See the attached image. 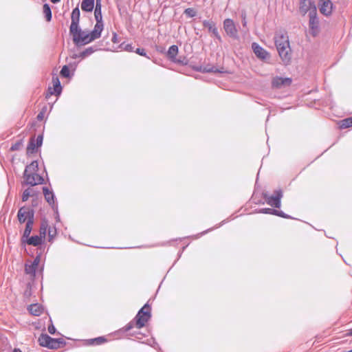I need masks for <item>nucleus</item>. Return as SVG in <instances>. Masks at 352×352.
Segmentation results:
<instances>
[{"label": "nucleus", "mask_w": 352, "mask_h": 352, "mask_svg": "<svg viewBox=\"0 0 352 352\" xmlns=\"http://www.w3.org/2000/svg\"><path fill=\"white\" fill-rule=\"evenodd\" d=\"M151 307L146 302L137 313L135 318L124 327L120 329L118 333H126L133 329L134 326L138 329L144 327L151 318Z\"/></svg>", "instance_id": "obj_1"}, {"label": "nucleus", "mask_w": 352, "mask_h": 352, "mask_svg": "<svg viewBox=\"0 0 352 352\" xmlns=\"http://www.w3.org/2000/svg\"><path fill=\"white\" fill-rule=\"evenodd\" d=\"M274 42L281 60L285 65H288L292 60V53L287 32H280L276 33Z\"/></svg>", "instance_id": "obj_2"}, {"label": "nucleus", "mask_w": 352, "mask_h": 352, "mask_svg": "<svg viewBox=\"0 0 352 352\" xmlns=\"http://www.w3.org/2000/svg\"><path fill=\"white\" fill-rule=\"evenodd\" d=\"M69 33L72 36L73 42L76 47L85 45L96 40L90 32H86L82 30L80 27L78 28L76 31L69 32Z\"/></svg>", "instance_id": "obj_3"}, {"label": "nucleus", "mask_w": 352, "mask_h": 352, "mask_svg": "<svg viewBox=\"0 0 352 352\" xmlns=\"http://www.w3.org/2000/svg\"><path fill=\"white\" fill-rule=\"evenodd\" d=\"M262 196L270 206L275 208H279L281 206V199L283 197V192L280 188L275 190L272 195H269L267 192H263Z\"/></svg>", "instance_id": "obj_4"}, {"label": "nucleus", "mask_w": 352, "mask_h": 352, "mask_svg": "<svg viewBox=\"0 0 352 352\" xmlns=\"http://www.w3.org/2000/svg\"><path fill=\"white\" fill-rule=\"evenodd\" d=\"M309 17L310 33L313 36H316L319 33V19L317 14L316 7L314 5L309 12Z\"/></svg>", "instance_id": "obj_5"}, {"label": "nucleus", "mask_w": 352, "mask_h": 352, "mask_svg": "<svg viewBox=\"0 0 352 352\" xmlns=\"http://www.w3.org/2000/svg\"><path fill=\"white\" fill-rule=\"evenodd\" d=\"M223 28L228 36L233 39H239L238 29L232 19H226L223 22Z\"/></svg>", "instance_id": "obj_6"}, {"label": "nucleus", "mask_w": 352, "mask_h": 352, "mask_svg": "<svg viewBox=\"0 0 352 352\" xmlns=\"http://www.w3.org/2000/svg\"><path fill=\"white\" fill-rule=\"evenodd\" d=\"M34 220V210L30 206L21 207L17 212V219L19 222L22 224L28 222L30 219Z\"/></svg>", "instance_id": "obj_7"}, {"label": "nucleus", "mask_w": 352, "mask_h": 352, "mask_svg": "<svg viewBox=\"0 0 352 352\" xmlns=\"http://www.w3.org/2000/svg\"><path fill=\"white\" fill-rule=\"evenodd\" d=\"M23 184L30 186L43 184L45 183L44 178L37 173H23Z\"/></svg>", "instance_id": "obj_8"}, {"label": "nucleus", "mask_w": 352, "mask_h": 352, "mask_svg": "<svg viewBox=\"0 0 352 352\" xmlns=\"http://www.w3.org/2000/svg\"><path fill=\"white\" fill-rule=\"evenodd\" d=\"M38 342L41 346L50 349H57L56 339L50 337L47 333H41L38 337Z\"/></svg>", "instance_id": "obj_9"}, {"label": "nucleus", "mask_w": 352, "mask_h": 352, "mask_svg": "<svg viewBox=\"0 0 352 352\" xmlns=\"http://www.w3.org/2000/svg\"><path fill=\"white\" fill-rule=\"evenodd\" d=\"M43 135H38L35 140L34 138H31L27 146V153H34L36 152L37 148L41 147L43 144Z\"/></svg>", "instance_id": "obj_10"}, {"label": "nucleus", "mask_w": 352, "mask_h": 352, "mask_svg": "<svg viewBox=\"0 0 352 352\" xmlns=\"http://www.w3.org/2000/svg\"><path fill=\"white\" fill-rule=\"evenodd\" d=\"M52 83L54 88L52 89L51 87L48 88L47 92L46 94V98H47L50 96L52 95H60L62 92V86L60 82L58 77L56 75H54L52 76Z\"/></svg>", "instance_id": "obj_11"}, {"label": "nucleus", "mask_w": 352, "mask_h": 352, "mask_svg": "<svg viewBox=\"0 0 352 352\" xmlns=\"http://www.w3.org/2000/svg\"><path fill=\"white\" fill-rule=\"evenodd\" d=\"M203 25L204 28H208L209 32H211L216 39L219 42L222 43V38L219 33L218 28L216 26V23L212 20H204Z\"/></svg>", "instance_id": "obj_12"}, {"label": "nucleus", "mask_w": 352, "mask_h": 352, "mask_svg": "<svg viewBox=\"0 0 352 352\" xmlns=\"http://www.w3.org/2000/svg\"><path fill=\"white\" fill-rule=\"evenodd\" d=\"M333 4L331 0H320L318 2V8L321 14L328 16L332 13Z\"/></svg>", "instance_id": "obj_13"}, {"label": "nucleus", "mask_w": 352, "mask_h": 352, "mask_svg": "<svg viewBox=\"0 0 352 352\" xmlns=\"http://www.w3.org/2000/svg\"><path fill=\"white\" fill-rule=\"evenodd\" d=\"M80 12L78 6L73 9L71 14V25L69 27V32H74L79 28Z\"/></svg>", "instance_id": "obj_14"}, {"label": "nucleus", "mask_w": 352, "mask_h": 352, "mask_svg": "<svg viewBox=\"0 0 352 352\" xmlns=\"http://www.w3.org/2000/svg\"><path fill=\"white\" fill-rule=\"evenodd\" d=\"M252 49L256 56L261 60H266L270 56L269 52L257 43H252Z\"/></svg>", "instance_id": "obj_15"}, {"label": "nucleus", "mask_w": 352, "mask_h": 352, "mask_svg": "<svg viewBox=\"0 0 352 352\" xmlns=\"http://www.w3.org/2000/svg\"><path fill=\"white\" fill-rule=\"evenodd\" d=\"M77 64L70 63L69 66L65 65L60 69V75L63 78H72L74 76V72L76 70Z\"/></svg>", "instance_id": "obj_16"}, {"label": "nucleus", "mask_w": 352, "mask_h": 352, "mask_svg": "<svg viewBox=\"0 0 352 352\" xmlns=\"http://www.w3.org/2000/svg\"><path fill=\"white\" fill-rule=\"evenodd\" d=\"M44 242L45 241L39 235H29L28 237L25 238L24 243L33 246H39V249H41Z\"/></svg>", "instance_id": "obj_17"}, {"label": "nucleus", "mask_w": 352, "mask_h": 352, "mask_svg": "<svg viewBox=\"0 0 352 352\" xmlns=\"http://www.w3.org/2000/svg\"><path fill=\"white\" fill-rule=\"evenodd\" d=\"M292 78L276 76L272 79V86L274 88H280L285 85H289L292 83Z\"/></svg>", "instance_id": "obj_18"}, {"label": "nucleus", "mask_w": 352, "mask_h": 352, "mask_svg": "<svg viewBox=\"0 0 352 352\" xmlns=\"http://www.w3.org/2000/svg\"><path fill=\"white\" fill-rule=\"evenodd\" d=\"M96 23L94 25V29L90 32L91 36H94L96 39L100 38L102 32L104 29L103 20L100 19H95Z\"/></svg>", "instance_id": "obj_19"}, {"label": "nucleus", "mask_w": 352, "mask_h": 352, "mask_svg": "<svg viewBox=\"0 0 352 352\" xmlns=\"http://www.w3.org/2000/svg\"><path fill=\"white\" fill-rule=\"evenodd\" d=\"M178 46L176 45H173L169 47L166 53V56L170 61L173 63H180V60H177L176 58L178 54Z\"/></svg>", "instance_id": "obj_20"}, {"label": "nucleus", "mask_w": 352, "mask_h": 352, "mask_svg": "<svg viewBox=\"0 0 352 352\" xmlns=\"http://www.w3.org/2000/svg\"><path fill=\"white\" fill-rule=\"evenodd\" d=\"M43 192L45 197V201L48 204H54L56 201V197L54 192L48 188L47 186L43 187Z\"/></svg>", "instance_id": "obj_21"}, {"label": "nucleus", "mask_w": 352, "mask_h": 352, "mask_svg": "<svg viewBox=\"0 0 352 352\" xmlns=\"http://www.w3.org/2000/svg\"><path fill=\"white\" fill-rule=\"evenodd\" d=\"M28 310L32 315L39 316L43 313V307L38 303L32 304L28 306Z\"/></svg>", "instance_id": "obj_22"}, {"label": "nucleus", "mask_w": 352, "mask_h": 352, "mask_svg": "<svg viewBox=\"0 0 352 352\" xmlns=\"http://www.w3.org/2000/svg\"><path fill=\"white\" fill-rule=\"evenodd\" d=\"M49 223L47 219L43 218L41 220L40 229H39V236L45 241L46 237L47 232L48 231Z\"/></svg>", "instance_id": "obj_23"}, {"label": "nucleus", "mask_w": 352, "mask_h": 352, "mask_svg": "<svg viewBox=\"0 0 352 352\" xmlns=\"http://www.w3.org/2000/svg\"><path fill=\"white\" fill-rule=\"evenodd\" d=\"M94 0H82L81 2V9L86 12H91L94 8Z\"/></svg>", "instance_id": "obj_24"}, {"label": "nucleus", "mask_w": 352, "mask_h": 352, "mask_svg": "<svg viewBox=\"0 0 352 352\" xmlns=\"http://www.w3.org/2000/svg\"><path fill=\"white\" fill-rule=\"evenodd\" d=\"M34 223V220H32V218L26 223L25 228L21 237L22 242H25V238H27L30 235L31 232L32 231Z\"/></svg>", "instance_id": "obj_25"}, {"label": "nucleus", "mask_w": 352, "mask_h": 352, "mask_svg": "<svg viewBox=\"0 0 352 352\" xmlns=\"http://www.w3.org/2000/svg\"><path fill=\"white\" fill-rule=\"evenodd\" d=\"M85 344L87 345H101L107 342L104 336H100L95 338L85 340Z\"/></svg>", "instance_id": "obj_26"}, {"label": "nucleus", "mask_w": 352, "mask_h": 352, "mask_svg": "<svg viewBox=\"0 0 352 352\" xmlns=\"http://www.w3.org/2000/svg\"><path fill=\"white\" fill-rule=\"evenodd\" d=\"M98 50L99 48L97 45L88 47L80 53V58L82 59L87 58Z\"/></svg>", "instance_id": "obj_27"}, {"label": "nucleus", "mask_w": 352, "mask_h": 352, "mask_svg": "<svg viewBox=\"0 0 352 352\" xmlns=\"http://www.w3.org/2000/svg\"><path fill=\"white\" fill-rule=\"evenodd\" d=\"M94 17L95 19H102V0H96V6L94 5Z\"/></svg>", "instance_id": "obj_28"}, {"label": "nucleus", "mask_w": 352, "mask_h": 352, "mask_svg": "<svg viewBox=\"0 0 352 352\" xmlns=\"http://www.w3.org/2000/svg\"><path fill=\"white\" fill-rule=\"evenodd\" d=\"M38 170V162L37 160H34L30 164L25 166L23 173H36Z\"/></svg>", "instance_id": "obj_29"}, {"label": "nucleus", "mask_w": 352, "mask_h": 352, "mask_svg": "<svg viewBox=\"0 0 352 352\" xmlns=\"http://www.w3.org/2000/svg\"><path fill=\"white\" fill-rule=\"evenodd\" d=\"M36 194L37 192L34 189L28 188L23 192L21 200L23 202H25L28 200L30 197H34Z\"/></svg>", "instance_id": "obj_30"}, {"label": "nucleus", "mask_w": 352, "mask_h": 352, "mask_svg": "<svg viewBox=\"0 0 352 352\" xmlns=\"http://www.w3.org/2000/svg\"><path fill=\"white\" fill-rule=\"evenodd\" d=\"M43 14L45 15L46 21L47 22L51 21L52 18V14L51 8L48 3H45L43 4Z\"/></svg>", "instance_id": "obj_31"}, {"label": "nucleus", "mask_w": 352, "mask_h": 352, "mask_svg": "<svg viewBox=\"0 0 352 352\" xmlns=\"http://www.w3.org/2000/svg\"><path fill=\"white\" fill-rule=\"evenodd\" d=\"M196 71L201 72L202 73H210V72L222 73L223 72L217 69H215L214 67H202V66L197 67L196 69Z\"/></svg>", "instance_id": "obj_32"}, {"label": "nucleus", "mask_w": 352, "mask_h": 352, "mask_svg": "<svg viewBox=\"0 0 352 352\" xmlns=\"http://www.w3.org/2000/svg\"><path fill=\"white\" fill-rule=\"evenodd\" d=\"M37 266L34 265V263H31L30 264H25V272L27 274L32 275L33 276H36Z\"/></svg>", "instance_id": "obj_33"}, {"label": "nucleus", "mask_w": 352, "mask_h": 352, "mask_svg": "<svg viewBox=\"0 0 352 352\" xmlns=\"http://www.w3.org/2000/svg\"><path fill=\"white\" fill-rule=\"evenodd\" d=\"M228 221V219H224L219 224H218L217 226L214 227V228H209L208 230H206L204 231H203L202 232H201L200 234H198L197 235L195 236V239H197L199 238L200 236H202L206 233H208V232L211 231V230H213L215 228H218L219 227H221V226L224 225L226 223H227Z\"/></svg>", "instance_id": "obj_34"}, {"label": "nucleus", "mask_w": 352, "mask_h": 352, "mask_svg": "<svg viewBox=\"0 0 352 352\" xmlns=\"http://www.w3.org/2000/svg\"><path fill=\"white\" fill-rule=\"evenodd\" d=\"M350 126H352L351 122H350V118H346L340 121L339 122V127L341 129H347Z\"/></svg>", "instance_id": "obj_35"}, {"label": "nucleus", "mask_w": 352, "mask_h": 352, "mask_svg": "<svg viewBox=\"0 0 352 352\" xmlns=\"http://www.w3.org/2000/svg\"><path fill=\"white\" fill-rule=\"evenodd\" d=\"M23 139H20V140H17L14 144H13L11 146L10 151H19L21 149V146L23 145Z\"/></svg>", "instance_id": "obj_36"}, {"label": "nucleus", "mask_w": 352, "mask_h": 352, "mask_svg": "<svg viewBox=\"0 0 352 352\" xmlns=\"http://www.w3.org/2000/svg\"><path fill=\"white\" fill-rule=\"evenodd\" d=\"M274 215H276V216H278V217H280L282 218H285V219H295V218L292 217V216L285 213L283 211L278 210L276 209H274Z\"/></svg>", "instance_id": "obj_37"}, {"label": "nucleus", "mask_w": 352, "mask_h": 352, "mask_svg": "<svg viewBox=\"0 0 352 352\" xmlns=\"http://www.w3.org/2000/svg\"><path fill=\"white\" fill-rule=\"evenodd\" d=\"M274 209L275 208H259L258 210H256V212L274 215Z\"/></svg>", "instance_id": "obj_38"}, {"label": "nucleus", "mask_w": 352, "mask_h": 352, "mask_svg": "<svg viewBox=\"0 0 352 352\" xmlns=\"http://www.w3.org/2000/svg\"><path fill=\"white\" fill-rule=\"evenodd\" d=\"M47 232L49 236V241H51L57 234L56 228L55 226H54L53 228L48 227Z\"/></svg>", "instance_id": "obj_39"}, {"label": "nucleus", "mask_w": 352, "mask_h": 352, "mask_svg": "<svg viewBox=\"0 0 352 352\" xmlns=\"http://www.w3.org/2000/svg\"><path fill=\"white\" fill-rule=\"evenodd\" d=\"M184 14H186L188 17H194L197 14L196 10L192 8H188L184 10Z\"/></svg>", "instance_id": "obj_40"}, {"label": "nucleus", "mask_w": 352, "mask_h": 352, "mask_svg": "<svg viewBox=\"0 0 352 352\" xmlns=\"http://www.w3.org/2000/svg\"><path fill=\"white\" fill-rule=\"evenodd\" d=\"M121 48L124 49V50L129 52H133L135 51L134 47L132 44H125L124 43H121L120 46Z\"/></svg>", "instance_id": "obj_41"}, {"label": "nucleus", "mask_w": 352, "mask_h": 352, "mask_svg": "<svg viewBox=\"0 0 352 352\" xmlns=\"http://www.w3.org/2000/svg\"><path fill=\"white\" fill-rule=\"evenodd\" d=\"M134 52L139 54L140 56H144L148 59H150V57L147 56L146 52L144 48H137L135 50Z\"/></svg>", "instance_id": "obj_42"}, {"label": "nucleus", "mask_w": 352, "mask_h": 352, "mask_svg": "<svg viewBox=\"0 0 352 352\" xmlns=\"http://www.w3.org/2000/svg\"><path fill=\"white\" fill-rule=\"evenodd\" d=\"M47 330L48 332L52 335L55 334L56 332V329L53 324L52 319H50V324L48 325Z\"/></svg>", "instance_id": "obj_43"}, {"label": "nucleus", "mask_w": 352, "mask_h": 352, "mask_svg": "<svg viewBox=\"0 0 352 352\" xmlns=\"http://www.w3.org/2000/svg\"><path fill=\"white\" fill-rule=\"evenodd\" d=\"M56 345L57 346V349L66 344V342L63 339H62V338H56Z\"/></svg>", "instance_id": "obj_44"}, {"label": "nucleus", "mask_w": 352, "mask_h": 352, "mask_svg": "<svg viewBox=\"0 0 352 352\" xmlns=\"http://www.w3.org/2000/svg\"><path fill=\"white\" fill-rule=\"evenodd\" d=\"M56 345L57 346V349L66 344V342L63 339H62V338H56Z\"/></svg>", "instance_id": "obj_45"}, {"label": "nucleus", "mask_w": 352, "mask_h": 352, "mask_svg": "<svg viewBox=\"0 0 352 352\" xmlns=\"http://www.w3.org/2000/svg\"><path fill=\"white\" fill-rule=\"evenodd\" d=\"M131 336H134L138 340H141L144 335L140 331H134L130 333Z\"/></svg>", "instance_id": "obj_46"}, {"label": "nucleus", "mask_w": 352, "mask_h": 352, "mask_svg": "<svg viewBox=\"0 0 352 352\" xmlns=\"http://www.w3.org/2000/svg\"><path fill=\"white\" fill-rule=\"evenodd\" d=\"M241 20H242V25L243 27H246L247 25V20H246V12L245 11H243L241 14Z\"/></svg>", "instance_id": "obj_47"}, {"label": "nucleus", "mask_w": 352, "mask_h": 352, "mask_svg": "<svg viewBox=\"0 0 352 352\" xmlns=\"http://www.w3.org/2000/svg\"><path fill=\"white\" fill-rule=\"evenodd\" d=\"M142 343L146 344L151 346L153 344H156V340L154 338H151L150 339H147L145 342H142Z\"/></svg>", "instance_id": "obj_48"}, {"label": "nucleus", "mask_w": 352, "mask_h": 352, "mask_svg": "<svg viewBox=\"0 0 352 352\" xmlns=\"http://www.w3.org/2000/svg\"><path fill=\"white\" fill-rule=\"evenodd\" d=\"M41 253L38 254L32 263H34V265L38 267V265L40 263V261H41Z\"/></svg>", "instance_id": "obj_49"}, {"label": "nucleus", "mask_w": 352, "mask_h": 352, "mask_svg": "<svg viewBox=\"0 0 352 352\" xmlns=\"http://www.w3.org/2000/svg\"><path fill=\"white\" fill-rule=\"evenodd\" d=\"M49 205L51 206V208L53 210L54 213L58 212V204L56 201H54L53 204H49Z\"/></svg>", "instance_id": "obj_50"}, {"label": "nucleus", "mask_w": 352, "mask_h": 352, "mask_svg": "<svg viewBox=\"0 0 352 352\" xmlns=\"http://www.w3.org/2000/svg\"><path fill=\"white\" fill-rule=\"evenodd\" d=\"M111 41H112L113 43H118L119 42V41H118V34H117V33H116V32H113Z\"/></svg>", "instance_id": "obj_51"}, {"label": "nucleus", "mask_w": 352, "mask_h": 352, "mask_svg": "<svg viewBox=\"0 0 352 352\" xmlns=\"http://www.w3.org/2000/svg\"><path fill=\"white\" fill-rule=\"evenodd\" d=\"M44 115L43 112H39L36 116V119L39 121L42 120L43 119Z\"/></svg>", "instance_id": "obj_52"}, {"label": "nucleus", "mask_w": 352, "mask_h": 352, "mask_svg": "<svg viewBox=\"0 0 352 352\" xmlns=\"http://www.w3.org/2000/svg\"><path fill=\"white\" fill-rule=\"evenodd\" d=\"M151 346L153 348H154L155 349H157L158 351L161 350V349H160V346H159V344H158V343L157 342H156V344H153V345H151Z\"/></svg>", "instance_id": "obj_53"}, {"label": "nucleus", "mask_w": 352, "mask_h": 352, "mask_svg": "<svg viewBox=\"0 0 352 352\" xmlns=\"http://www.w3.org/2000/svg\"><path fill=\"white\" fill-rule=\"evenodd\" d=\"M151 346L153 348H154L155 349H157L158 351L161 350V349H160V346H159V344H158V343L157 342H156V344H153V345H151Z\"/></svg>", "instance_id": "obj_54"}, {"label": "nucleus", "mask_w": 352, "mask_h": 352, "mask_svg": "<svg viewBox=\"0 0 352 352\" xmlns=\"http://www.w3.org/2000/svg\"><path fill=\"white\" fill-rule=\"evenodd\" d=\"M54 216H55L56 221V222H59V221H60V218L59 212L54 213Z\"/></svg>", "instance_id": "obj_55"}, {"label": "nucleus", "mask_w": 352, "mask_h": 352, "mask_svg": "<svg viewBox=\"0 0 352 352\" xmlns=\"http://www.w3.org/2000/svg\"><path fill=\"white\" fill-rule=\"evenodd\" d=\"M71 58L72 59H76L78 58H80V53L79 54H73L72 56H71Z\"/></svg>", "instance_id": "obj_56"}, {"label": "nucleus", "mask_w": 352, "mask_h": 352, "mask_svg": "<svg viewBox=\"0 0 352 352\" xmlns=\"http://www.w3.org/2000/svg\"><path fill=\"white\" fill-rule=\"evenodd\" d=\"M346 335L348 336H352V328L347 331Z\"/></svg>", "instance_id": "obj_57"}, {"label": "nucleus", "mask_w": 352, "mask_h": 352, "mask_svg": "<svg viewBox=\"0 0 352 352\" xmlns=\"http://www.w3.org/2000/svg\"><path fill=\"white\" fill-rule=\"evenodd\" d=\"M186 246H184V247H183V248H182V251H181V252H179V254H178L179 257H180V256H181V255H182V252H184V250L186 249Z\"/></svg>", "instance_id": "obj_58"}, {"label": "nucleus", "mask_w": 352, "mask_h": 352, "mask_svg": "<svg viewBox=\"0 0 352 352\" xmlns=\"http://www.w3.org/2000/svg\"><path fill=\"white\" fill-rule=\"evenodd\" d=\"M12 352H22L21 350L19 348H14Z\"/></svg>", "instance_id": "obj_59"}, {"label": "nucleus", "mask_w": 352, "mask_h": 352, "mask_svg": "<svg viewBox=\"0 0 352 352\" xmlns=\"http://www.w3.org/2000/svg\"><path fill=\"white\" fill-rule=\"evenodd\" d=\"M52 3H58L60 0H50Z\"/></svg>", "instance_id": "obj_60"}, {"label": "nucleus", "mask_w": 352, "mask_h": 352, "mask_svg": "<svg viewBox=\"0 0 352 352\" xmlns=\"http://www.w3.org/2000/svg\"><path fill=\"white\" fill-rule=\"evenodd\" d=\"M46 109H47L46 107H43L40 112H43V114H44L46 111Z\"/></svg>", "instance_id": "obj_61"}, {"label": "nucleus", "mask_w": 352, "mask_h": 352, "mask_svg": "<svg viewBox=\"0 0 352 352\" xmlns=\"http://www.w3.org/2000/svg\"><path fill=\"white\" fill-rule=\"evenodd\" d=\"M347 352H352V349H351V350L348 351Z\"/></svg>", "instance_id": "obj_62"}, {"label": "nucleus", "mask_w": 352, "mask_h": 352, "mask_svg": "<svg viewBox=\"0 0 352 352\" xmlns=\"http://www.w3.org/2000/svg\"><path fill=\"white\" fill-rule=\"evenodd\" d=\"M303 1H305L306 0H302Z\"/></svg>", "instance_id": "obj_63"}]
</instances>
